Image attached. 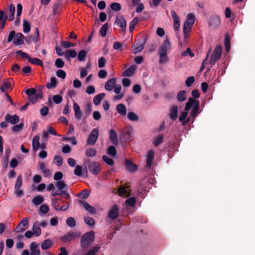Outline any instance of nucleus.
Returning a JSON list of instances; mask_svg holds the SVG:
<instances>
[{"mask_svg":"<svg viewBox=\"0 0 255 255\" xmlns=\"http://www.w3.org/2000/svg\"><path fill=\"white\" fill-rule=\"evenodd\" d=\"M200 102L198 100L190 98L188 102L186 103L184 110L185 111L182 112L179 118V121L182 122L183 126L185 125L189 122V118H187L188 114L187 111H189L191 108L192 109L190 113L191 117L194 118L198 116L199 113Z\"/></svg>","mask_w":255,"mask_h":255,"instance_id":"f257e3e1","label":"nucleus"},{"mask_svg":"<svg viewBox=\"0 0 255 255\" xmlns=\"http://www.w3.org/2000/svg\"><path fill=\"white\" fill-rule=\"evenodd\" d=\"M170 49V43L168 39L164 40L159 47L158 53L159 56V62L161 64L166 63L168 61L167 52Z\"/></svg>","mask_w":255,"mask_h":255,"instance_id":"f03ea898","label":"nucleus"},{"mask_svg":"<svg viewBox=\"0 0 255 255\" xmlns=\"http://www.w3.org/2000/svg\"><path fill=\"white\" fill-rule=\"evenodd\" d=\"M196 16L192 13H188L186 16V19L183 25V32L184 39L186 40L189 37L190 31L195 21Z\"/></svg>","mask_w":255,"mask_h":255,"instance_id":"7ed1b4c3","label":"nucleus"},{"mask_svg":"<svg viewBox=\"0 0 255 255\" xmlns=\"http://www.w3.org/2000/svg\"><path fill=\"white\" fill-rule=\"evenodd\" d=\"M77 93V91L73 89L68 91V95L74 102L73 108L75 111V117L79 119H80V108L78 104L75 102L78 99L76 96Z\"/></svg>","mask_w":255,"mask_h":255,"instance_id":"20e7f679","label":"nucleus"},{"mask_svg":"<svg viewBox=\"0 0 255 255\" xmlns=\"http://www.w3.org/2000/svg\"><path fill=\"white\" fill-rule=\"evenodd\" d=\"M222 47L220 45L216 47L213 51L210 61L211 67H212L221 57L222 54Z\"/></svg>","mask_w":255,"mask_h":255,"instance_id":"39448f33","label":"nucleus"},{"mask_svg":"<svg viewBox=\"0 0 255 255\" xmlns=\"http://www.w3.org/2000/svg\"><path fill=\"white\" fill-rule=\"evenodd\" d=\"M99 136V130L97 128L93 129L89 135L87 142V144L93 145L97 141Z\"/></svg>","mask_w":255,"mask_h":255,"instance_id":"423d86ee","label":"nucleus"},{"mask_svg":"<svg viewBox=\"0 0 255 255\" xmlns=\"http://www.w3.org/2000/svg\"><path fill=\"white\" fill-rule=\"evenodd\" d=\"M28 227V220L26 218H23L22 221L17 225L14 231L17 233H20L26 230Z\"/></svg>","mask_w":255,"mask_h":255,"instance_id":"0eeeda50","label":"nucleus"},{"mask_svg":"<svg viewBox=\"0 0 255 255\" xmlns=\"http://www.w3.org/2000/svg\"><path fill=\"white\" fill-rule=\"evenodd\" d=\"M115 24L120 27L121 30L125 32L126 29V22L125 18L121 15L116 16Z\"/></svg>","mask_w":255,"mask_h":255,"instance_id":"6e6552de","label":"nucleus"},{"mask_svg":"<svg viewBox=\"0 0 255 255\" xmlns=\"http://www.w3.org/2000/svg\"><path fill=\"white\" fill-rule=\"evenodd\" d=\"M119 208L116 205H114L108 213V217L112 220L117 219L119 216Z\"/></svg>","mask_w":255,"mask_h":255,"instance_id":"1a4fd4ad","label":"nucleus"},{"mask_svg":"<svg viewBox=\"0 0 255 255\" xmlns=\"http://www.w3.org/2000/svg\"><path fill=\"white\" fill-rule=\"evenodd\" d=\"M171 15L173 20V27L175 30H178L180 29V23L178 16L174 10L171 11Z\"/></svg>","mask_w":255,"mask_h":255,"instance_id":"9d476101","label":"nucleus"},{"mask_svg":"<svg viewBox=\"0 0 255 255\" xmlns=\"http://www.w3.org/2000/svg\"><path fill=\"white\" fill-rule=\"evenodd\" d=\"M89 168L90 171L95 175L97 174L101 170L100 165L97 162H91L89 165Z\"/></svg>","mask_w":255,"mask_h":255,"instance_id":"9b49d317","label":"nucleus"},{"mask_svg":"<svg viewBox=\"0 0 255 255\" xmlns=\"http://www.w3.org/2000/svg\"><path fill=\"white\" fill-rule=\"evenodd\" d=\"M178 107L177 106H172L169 110V116L170 119L174 121L177 117Z\"/></svg>","mask_w":255,"mask_h":255,"instance_id":"f8f14e48","label":"nucleus"},{"mask_svg":"<svg viewBox=\"0 0 255 255\" xmlns=\"http://www.w3.org/2000/svg\"><path fill=\"white\" fill-rule=\"evenodd\" d=\"M5 121L9 122L12 125L17 124L19 120V117L16 115L11 116L9 114H6L4 117Z\"/></svg>","mask_w":255,"mask_h":255,"instance_id":"ddd939ff","label":"nucleus"},{"mask_svg":"<svg viewBox=\"0 0 255 255\" xmlns=\"http://www.w3.org/2000/svg\"><path fill=\"white\" fill-rule=\"evenodd\" d=\"M143 47L144 44L139 40H135L133 46L134 53L135 54L140 52L143 49Z\"/></svg>","mask_w":255,"mask_h":255,"instance_id":"4468645a","label":"nucleus"},{"mask_svg":"<svg viewBox=\"0 0 255 255\" xmlns=\"http://www.w3.org/2000/svg\"><path fill=\"white\" fill-rule=\"evenodd\" d=\"M154 157V152L153 150H150L148 151L146 155V166L150 167L152 164V161Z\"/></svg>","mask_w":255,"mask_h":255,"instance_id":"2eb2a0df","label":"nucleus"},{"mask_svg":"<svg viewBox=\"0 0 255 255\" xmlns=\"http://www.w3.org/2000/svg\"><path fill=\"white\" fill-rule=\"evenodd\" d=\"M39 222L38 221L35 222L32 227V232L35 237H38L40 235L41 230L40 228Z\"/></svg>","mask_w":255,"mask_h":255,"instance_id":"dca6fc26","label":"nucleus"},{"mask_svg":"<svg viewBox=\"0 0 255 255\" xmlns=\"http://www.w3.org/2000/svg\"><path fill=\"white\" fill-rule=\"evenodd\" d=\"M81 204H82L84 208V209L90 214H95L96 213V209L89 204L88 203L86 202H82L81 201Z\"/></svg>","mask_w":255,"mask_h":255,"instance_id":"f3484780","label":"nucleus"},{"mask_svg":"<svg viewBox=\"0 0 255 255\" xmlns=\"http://www.w3.org/2000/svg\"><path fill=\"white\" fill-rule=\"evenodd\" d=\"M24 35L21 33H17L15 35V38L13 40V43L16 45H21L23 44Z\"/></svg>","mask_w":255,"mask_h":255,"instance_id":"a211bd4d","label":"nucleus"},{"mask_svg":"<svg viewBox=\"0 0 255 255\" xmlns=\"http://www.w3.org/2000/svg\"><path fill=\"white\" fill-rule=\"evenodd\" d=\"M136 69L137 66L135 65H132L123 72V75L124 76H131L134 74Z\"/></svg>","mask_w":255,"mask_h":255,"instance_id":"6ab92c4d","label":"nucleus"},{"mask_svg":"<svg viewBox=\"0 0 255 255\" xmlns=\"http://www.w3.org/2000/svg\"><path fill=\"white\" fill-rule=\"evenodd\" d=\"M125 166L127 169L130 172H134L137 170L136 165L132 163L129 160L125 161Z\"/></svg>","mask_w":255,"mask_h":255,"instance_id":"aec40b11","label":"nucleus"},{"mask_svg":"<svg viewBox=\"0 0 255 255\" xmlns=\"http://www.w3.org/2000/svg\"><path fill=\"white\" fill-rule=\"evenodd\" d=\"M117 112L122 116H126L127 114V109L123 104H119L116 106Z\"/></svg>","mask_w":255,"mask_h":255,"instance_id":"412c9836","label":"nucleus"},{"mask_svg":"<svg viewBox=\"0 0 255 255\" xmlns=\"http://www.w3.org/2000/svg\"><path fill=\"white\" fill-rule=\"evenodd\" d=\"M116 80L115 78L109 80L105 84V89L108 91H111L116 85Z\"/></svg>","mask_w":255,"mask_h":255,"instance_id":"4be33fe9","label":"nucleus"},{"mask_svg":"<svg viewBox=\"0 0 255 255\" xmlns=\"http://www.w3.org/2000/svg\"><path fill=\"white\" fill-rule=\"evenodd\" d=\"M220 24V20L218 16H213L210 18L209 25L210 26L216 27Z\"/></svg>","mask_w":255,"mask_h":255,"instance_id":"5701e85b","label":"nucleus"},{"mask_svg":"<svg viewBox=\"0 0 255 255\" xmlns=\"http://www.w3.org/2000/svg\"><path fill=\"white\" fill-rule=\"evenodd\" d=\"M117 192L119 195L123 197H128L129 195L128 190L127 188L122 186H121L118 188Z\"/></svg>","mask_w":255,"mask_h":255,"instance_id":"b1692460","label":"nucleus"},{"mask_svg":"<svg viewBox=\"0 0 255 255\" xmlns=\"http://www.w3.org/2000/svg\"><path fill=\"white\" fill-rule=\"evenodd\" d=\"M53 244V242L51 240H44L41 244V249L43 250H47L50 248Z\"/></svg>","mask_w":255,"mask_h":255,"instance_id":"393cba45","label":"nucleus"},{"mask_svg":"<svg viewBox=\"0 0 255 255\" xmlns=\"http://www.w3.org/2000/svg\"><path fill=\"white\" fill-rule=\"evenodd\" d=\"M39 136L35 135L32 139V148L34 151H36L39 148Z\"/></svg>","mask_w":255,"mask_h":255,"instance_id":"a878e982","label":"nucleus"},{"mask_svg":"<svg viewBox=\"0 0 255 255\" xmlns=\"http://www.w3.org/2000/svg\"><path fill=\"white\" fill-rule=\"evenodd\" d=\"M55 186L59 190L64 191L67 189V186L63 181H57Z\"/></svg>","mask_w":255,"mask_h":255,"instance_id":"bb28decb","label":"nucleus"},{"mask_svg":"<svg viewBox=\"0 0 255 255\" xmlns=\"http://www.w3.org/2000/svg\"><path fill=\"white\" fill-rule=\"evenodd\" d=\"M187 99L186 93L185 91L179 92L177 95V100L179 102L185 101Z\"/></svg>","mask_w":255,"mask_h":255,"instance_id":"cd10ccee","label":"nucleus"},{"mask_svg":"<svg viewBox=\"0 0 255 255\" xmlns=\"http://www.w3.org/2000/svg\"><path fill=\"white\" fill-rule=\"evenodd\" d=\"M164 136L163 134H158L154 139L153 144L155 146H157L159 144L163 142Z\"/></svg>","mask_w":255,"mask_h":255,"instance_id":"c85d7f7f","label":"nucleus"},{"mask_svg":"<svg viewBox=\"0 0 255 255\" xmlns=\"http://www.w3.org/2000/svg\"><path fill=\"white\" fill-rule=\"evenodd\" d=\"M110 138L114 144L117 143V134L115 130L112 129L110 130Z\"/></svg>","mask_w":255,"mask_h":255,"instance_id":"c756f323","label":"nucleus"},{"mask_svg":"<svg viewBox=\"0 0 255 255\" xmlns=\"http://www.w3.org/2000/svg\"><path fill=\"white\" fill-rule=\"evenodd\" d=\"M57 85V80L55 77H51L50 79V82L47 83L46 84V87L50 89L52 88H54Z\"/></svg>","mask_w":255,"mask_h":255,"instance_id":"7c9ffc66","label":"nucleus"},{"mask_svg":"<svg viewBox=\"0 0 255 255\" xmlns=\"http://www.w3.org/2000/svg\"><path fill=\"white\" fill-rule=\"evenodd\" d=\"M105 96V94L104 93H100L95 96L93 99V102L94 104L95 105H98Z\"/></svg>","mask_w":255,"mask_h":255,"instance_id":"2f4dec72","label":"nucleus"},{"mask_svg":"<svg viewBox=\"0 0 255 255\" xmlns=\"http://www.w3.org/2000/svg\"><path fill=\"white\" fill-rule=\"evenodd\" d=\"M44 200L43 197L40 195L37 196L32 199V203L36 206L41 204Z\"/></svg>","mask_w":255,"mask_h":255,"instance_id":"473e14b6","label":"nucleus"},{"mask_svg":"<svg viewBox=\"0 0 255 255\" xmlns=\"http://www.w3.org/2000/svg\"><path fill=\"white\" fill-rule=\"evenodd\" d=\"M42 97V93L41 91L38 93L36 92L35 95L31 96L29 100L32 103H35L37 102L38 99H40Z\"/></svg>","mask_w":255,"mask_h":255,"instance_id":"72a5a7b5","label":"nucleus"},{"mask_svg":"<svg viewBox=\"0 0 255 255\" xmlns=\"http://www.w3.org/2000/svg\"><path fill=\"white\" fill-rule=\"evenodd\" d=\"M127 117L128 119L131 121H137L139 119L138 116L135 113L132 112H129L128 114Z\"/></svg>","mask_w":255,"mask_h":255,"instance_id":"f704fd0d","label":"nucleus"},{"mask_svg":"<svg viewBox=\"0 0 255 255\" xmlns=\"http://www.w3.org/2000/svg\"><path fill=\"white\" fill-rule=\"evenodd\" d=\"M22 176L21 175H19L17 176V179L14 186V190H17L20 188L22 185Z\"/></svg>","mask_w":255,"mask_h":255,"instance_id":"c9c22d12","label":"nucleus"},{"mask_svg":"<svg viewBox=\"0 0 255 255\" xmlns=\"http://www.w3.org/2000/svg\"><path fill=\"white\" fill-rule=\"evenodd\" d=\"M108 29V25L107 23H105L100 28V33L102 37H105L107 32Z\"/></svg>","mask_w":255,"mask_h":255,"instance_id":"e433bc0d","label":"nucleus"},{"mask_svg":"<svg viewBox=\"0 0 255 255\" xmlns=\"http://www.w3.org/2000/svg\"><path fill=\"white\" fill-rule=\"evenodd\" d=\"M135 203V198L131 197L128 199L126 201V205L127 207H133Z\"/></svg>","mask_w":255,"mask_h":255,"instance_id":"4c0bfd02","label":"nucleus"},{"mask_svg":"<svg viewBox=\"0 0 255 255\" xmlns=\"http://www.w3.org/2000/svg\"><path fill=\"white\" fill-rule=\"evenodd\" d=\"M66 53H68L69 56L71 58H75L77 55V58L79 60H80V53H79L77 55V52L74 50L72 49L67 50Z\"/></svg>","mask_w":255,"mask_h":255,"instance_id":"58836bf2","label":"nucleus"},{"mask_svg":"<svg viewBox=\"0 0 255 255\" xmlns=\"http://www.w3.org/2000/svg\"><path fill=\"white\" fill-rule=\"evenodd\" d=\"M28 61L32 64L36 65H42V60L38 59V58H31L29 57L28 58Z\"/></svg>","mask_w":255,"mask_h":255,"instance_id":"ea45409f","label":"nucleus"},{"mask_svg":"<svg viewBox=\"0 0 255 255\" xmlns=\"http://www.w3.org/2000/svg\"><path fill=\"white\" fill-rule=\"evenodd\" d=\"M66 224L70 227L73 228L76 225L75 220L72 217H69L67 219Z\"/></svg>","mask_w":255,"mask_h":255,"instance_id":"a19ab883","label":"nucleus"},{"mask_svg":"<svg viewBox=\"0 0 255 255\" xmlns=\"http://www.w3.org/2000/svg\"><path fill=\"white\" fill-rule=\"evenodd\" d=\"M23 30L24 33H27L30 30V27L29 22L25 20H23Z\"/></svg>","mask_w":255,"mask_h":255,"instance_id":"79ce46f5","label":"nucleus"},{"mask_svg":"<svg viewBox=\"0 0 255 255\" xmlns=\"http://www.w3.org/2000/svg\"><path fill=\"white\" fill-rule=\"evenodd\" d=\"M138 22V18L137 17H135L133 18V19L130 22L129 24V31L130 32H132L135 26L137 24Z\"/></svg>","mask_w":255,"mask_h":255,"instance_id":"37998d69","label":"nucleus"},{"mask_svg":"<svg viewBox=\"0 0 255 255\" xmlns=\"http://www.w3.org/2000/svg\"><path fill=\"white\" fill-rule=\"evenodd\" d=\"M23 124L20 123L18 125L13 126L12 128V130L15 132H19L22 130V129L23 128Z\"/></svg>","mask_w":255,"mask_h":255,"instance_id":"c03bdc74","label":"nucleus"},{"mask_svg":"<svg viewBox=\"0 0 255 255\" xmlns=\"http://www.w3.org/2000/svg\"><path fill=\"white\" fill-rule=\"evenodd\" d=\"M55 164L58 166H61L63 163V158L61 156L56 155L54 157Z\"/></svg>","mask_w":255,"mask_h":255,"instance_id":"a18cd8bd","label":"nucleus"},{"mask_svg":"<svg viewBox=\"0 0 255 255\" xmlns=\"http://www.w3.org/2000/svg\"><path fill=\"white\" fill-rule=\"evenodd\" d=\"M76 43H71L68 41H63L61 42V46L64 48H68L70 47H74Z\"/></svg>","mask_w":255,"mask_h":255,"instance_id":"49530a36","label":"nucleus"},{"mask_svg":"<svg viewBox=\"0 0 255 255\" xmlns=\"http://www.w3.org/2000/svg\"><path fill=\"white\" fill-rule=\"evenodd\" d=\"M86 154L88 157H93L96 154V150L92 148H88L86 150Z\"/></svg>","mask_w":255,"mask_h":255,"instance_id":"de8ad7c7","label":"nucleus"},{"mask_svg":"<svg viewBox=\"0 0 255 255\" xmlns=\"http://www.w3.org/2000/svg\"><path fill=\"white\" fill-rule=\"evenodd\" d=\"M111 8L115 11H119L121 9V5L118 2H114L111 4Z\"/></svg>","mask_w":255,"mask_h":255,"instance_id":"09e8293b","label":"nucleus"},{"mask_svg":"<svg viewBox=\"0 0 255 255\" xmlns=\"http://www.w3.org/2000/svg\"><path fill=\"white\" fill-rule=\"evenodd\" d=\"M36 92V90L34 88L28 89L26 90L25 93L28 96V99L31 97V96L35 95Z\"/></svg>","mask_w":255,"mask_h":255,"instance_id":"8fccbe9b","label":"nucleus"},{"mask_svg":"<svg viewBox=\"0 0 255 255\" xmlns=\"http://www.w3.org/2000/svg\"><path fill=\"white\" fill-rule=\"evenodd\" d=\"M108 153L111 156H115L117 153L115 147L113 145L109 146L108 149Z\"/></svg>","mask_w":255,"mask_h":255,"instance_id":"3c124183","label":"nucleus"},{"mask_svg":"<svg viewBox=\"0 0 255 255\" xmlns=\"http://www.w3.org/2000/svg\"><path fill=\"white\" fill-rule=\"evenodd\" d=\"M40 212L43 214H46L49 211V207L47 205H41L39 208Z\"/></svg>","mask_w":255,"mask_h":255,"instance_id":"603ef678","label":"nucleus"},{"mask_svg":"<svg viewBox=\"0 0 255 255\" xmlns=\"http://www.w3.org/2000/svg\"><path fill=\"white\" fill-rule=\"evenodd\" d=\"M102 159L105 162H106L107 164L110 166L112 165L114 163L113 160L111 158H110L106 155H103L102 157Z\"/></svg>","mask_w":255,"mask_h":255,"instance_id":"864d4df0","label":"nucleus"},{"mask_svg":"<svg viewBox=\"0 0 255 255\" xmlns=\"http://www.w3.org/2000/svg\"><path fill=\"white\" fill-rule=\"evenodd\" d=\"M94 238V233L92 232L84 234L81 239H93Z\"/></svg>","mask_w":255,"mask_h":255,"instance_id":"5fc2aeb1","label":"nucleus"},{"mask_svg":"<svg viewBox=\"0 0 255 255\" xmlns=\"http://www.w3.org/2000/svg\"><path fill=\"white\" fill-rule=\"evenodd\" d=\"M64 65V61L60 58H57L55 61V65L58 68H62Z\"/></svg>","mask_w":255,"mask_h":255,"instance_id":"6e6d98bb","label":"nucleus"},{"mask_svg":"<svg viewBox=\"0 0 255 255\" xmlns=\"http://www.w3.org/2000/svg\"><path fill=\"white\" fill-rule=\"evenodd\" d=\"M90 67V62L87 63V67L86 68H84L81 70V77H84L87 74V70Z\"/></svg>","mask_w":255,"mask_h":255,"instance_id":"4d7b16f0","label":"nucleus"},{"mask_svg":"<svg viewBox=\"0 0 255 255\" xmlns=\"http://www.w3.org/2000/svg\"><path fill=\"white\" fill-rule=\"evenodd\" d=\"M53 101L55 104H58L62 102V97L58 95H54L53 97Z\"/></svg>","mask_w":255,"mask_h":255,"instance_id":"13d9d810","label":"nucleus"},{"mask_svg":"<svg viewBox=\"0 0 255 255\" xmlns=\"http://www.w3.org/2000/svg\"><path fill=\"white\" fill-rule=\"evenodd\" d=\"M194 81H195V78L193 76H191V77H188L185 81L186 85L187 87L191 86L192 84L194 82Z\"/></svg>","mask_w":255,"mask_h":255,"instance_id":"bf43d9fd","label":"nucleus"},{"mask_svg":"<svg viewBox=\"0 0 255 255\" xmlns=\"http://www.w3.org/2000/svg\"><path fill=\"white\" fill-rule=\"evenodd\" d=\"M39 168L44 174L47 175L49 173V170L45 168V164L43 163L39 164Z\"/></svg>","mask_w":255,"mask_h":255,"instance_id":"052dcab7","label":"nucleus"},{"mask_svg":"<svg viewBox=\"0 0 255 255\" xmlns=\"http://www.w3.org/2000/svg\"><path fill=\"white\" fill-rule=\"evenodd\" d=\"M85 223L90 226H92L95 224L94 220L91 217H87L84 218Z\"/></svg>","mask_w":255,"mask_h":255,"instance_id":"680f3d73","label":"nucleus"},{"mask_svg":"<svg viewBox=\"0 0 255 255\" xmlns=\"http://www.w3.org/2000/svg\"><path fill=\"white\" fill-rule=\"evenodd\" d=\"M106 63L104 57H101L98 60V66L99 68H103L105 66Z\"/></svg>","mask_w":255,"mask_h":255,"instance_id":"e2e57ef3","label":"nucleus"},{"mask_svg":"<svg viewBox=\"0 0 255 255\" xmlns=\"http://www.w3.org/2000/svg\"><path fill=\"white\" fill-rule=\"evenodd\" d=\"M48 108L46 106L43 107L40 111V114L42 116H45L48 114Z\"/></svg>","mask_w":255,"mask_h":255,"instance_id":"0e129e2a","label":"nucleus"},{"mask_svg":"<svg viewBox=\"0 0 255 255\" xmlns=\"http://www.w3.org/2000/svg\"><path fill=\"white\" fill-rule=\"evenodd\" d=\"M56 75L58 77L65 79L66 77V73L62 70H58L56 72Z\"/></svg>","mask_w":255,"mask_h":255,"instance_id":"69168bd1","label":"nucleus"},{"mask_svg":"<svg viewBox=\"0 0 255 255\" xmlns=\"http://www.w3.org/2000/svg\"><path fill=\"white\" fill-rule=\"evenodd\" d=\"M63 177V174L61 172L58 171L56 172L54 175V179L55 180H60Z\"/></svg>","mask_w":255,"mask_h":255,"instance_id":"338daca9","label":"nucleus"},{"mask_svg":"<svg viewBox=\"0 0 255 255\" xmlns=\"http://www.w3.org/2000/svg\"><path fill=\"white\" fill-rule=\"evenodd\" d=\"M90 194V191L87 189H85L81 192V198L85 199L87 198Z\"/></svg>","mask_w":255,"mask_h":255,"instance_id":"774afa93","label":"nucleus"}]
</instances>
